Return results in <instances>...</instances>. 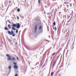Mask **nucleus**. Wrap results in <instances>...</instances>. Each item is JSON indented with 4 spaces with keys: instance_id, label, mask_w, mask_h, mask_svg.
Segmentation results:
<instances>
[{
    "instance_id": "obj_1",
    "label": "nucleus",
    "mask_w": 76,
    "mask_h": 76,
    "mask_svg": "<svg viewBox=\"0 0 76 76\" xmlns=\"http://www.w3.org/2000/svg\"><path fill=\"white\" fill-rule=\"evenodd\" d=\"M8 33L9 35H12V37H15V34H14L13 31V30L11 31V32L8 31Z\"/></svg>"
},
{
    "instance_id": "obj_2",
    "label": "nucleus",
    "mask_w": 76,
    "mask_h": 76,
    "mask_svg": "<svg viewBox=\"0 0 76 76\" xmlns=\"http://www.w3.org/2000/svg\"><path fill=\"white\" fill-rule=\"evenodd\" d=\"M6 56L8 57V58L7 59V60H9V61L11 60L12 58H11V56H9V54H7Z\"/></svg>"
},
{
    "instance_id": "obj_3",
    "label": "nucleus",
    "mask_w": 76,
    "mask_h": 76,
    "mask_svg": "<svg viewBox=\"0 0 76 76\" xmlns=\"http://www.w3.org/2000/svg\"><path fill=\"white\" fill-rule=\"evenodd\" d=\"M17 25H17V29H19V28H20V24H19V23H18Z\"/></svg>"
},
{
    "instance_id": "obj_4",
    "label": "nucleus",
    "mask_w": 76,
    "mask_h": 76,
    "mask_svg": "<svg viewBox=\"0 0 76 76\" xmlns=\"http://www.w3.org/2000/svg\"><path fill=\"white\" fill-rule=\"evenodd\" d=\"M37 26L36 25V26L35 27L34 32H37Z\"/></svg>"
},
{
    "instance_id": "obj_5",
    "label": "nucleus",
    "mask_w": 76,
    "mask_h": 76,
    "mask_svg": "<svg viewBox=\"0 0 76 76\" xmlns=\"http://www.w3.org/2000/svg\"><path fill=\"white\" fill-rule=\"evenodd\" d=\"M11 60H12V61H16V58H11Z\"/></svg>"
},
{
    "instance_id": "obj_6",
    "label": "nucleus",
    "mask_w": 76,
    "mask_h": 76,
    "mask_svg": "<svg viewBox=\"0 0 76 76\" xmlns=\"http://www.w3.org/2000/svg\"><path fill=\"white\" fill-rule=\"evenodd\" d=\"M14 68L15 69H18V66L15 65L14 66Z\"/></svg>"
},
{
    "instance_id": "obj_7",
    "label": "nucleus",
    "mask_w": 76,
    "mask_h": 76,
    "mask_svg": "<svg viewBox=\"0 0 76 76\" xmlns=\"http://www.w3.org/2000/svg\"><path fill=\"white\" fill-rule=\"evenodd\" d=\"M13 27H16L17 26V24H13L12 25Z\"/></svg>"
},
{
    "instance_id": "obj_8",
    "label": "nucleus",
    "mask_w": 76,
    "mask_h": 76,
    "mask_svg": "<svg viewBox=\"0 0 76 76\" xmlns=\"http://www.w3.org/2000/svg\"><path fill=\"white\" fill-rule=\"evenodd\" d=\"M12 29H13V30H14V31H15L16 30V28H15L14 27H12Z\"/></svg>"
},
{
    "instance_id": "obj_9",
    "label": "nucleus",
    "mask_w": 76,
    "mask_h": 76,
    "mask_svg": "<svg viewBox=\"0 0 76 76\" xmlns=\"http://www.w3.org/2000/svg\"><path fill=\"white\" fill-rule=\"evenodd\" d=\"M4 29H5V30H9V29H8V28H7V27H5L4 28Z\"/></svg>"
},
{
    "instance_id": "obj_10",
    "label": "nucleus",
    "mask_w": 76,
    "mask_h": 76,
    "mask_svg": "<svg viewBox=\"0 0 76 76\" xmlns=\"http://www.w3.org/2000/svg\"><path fill=\"white\" fill-rule=\"evenodd\" d=\"M17 11L18 12H20V9L19 8H18L17 10Z\"/></svg>"
},
{
    "instance_id": "obj_11",
    "label": "nucleus",
    "mask_w": 76,
    "mask_h": 76,
    "mask_svg": "<svg viewBox=\"0 0 76 76\" xmlns=\"http://www.w3.org/2000/svg\"><path fill=\"white\" fill-rule=\"evenodd\" d=\"M11 66H9V67H8V68L9 69H10V70L11 69Z\"/></svg>"
},
{
    "instance_id": "obj_12",
    "label": "nucleus",
    "mask_w": 76,
    "mask_h": 76,
    "mask_svg": "<svg viewBox=\"0 0 76 76\" xmlns=\"http://www.w3.org/2000/svg\"><path fill=\"white\" fill-rule=\"evenodd\" d=\"M51 76H53V72H52L51 73Z\"/></svg>"
},
{
    "instance_id": "obj_13",
    "label": "nucleus",
    "mask_w": 76,
    "mask_h": 76,
    "mask_svg": "<svg viewBox=\"0 0 76 76\" xmlns=\"http://www.w3.org/2000/svg\"><path fill=\"white\" fill-rule=\"evenodd\" d=\"M38 3H39V4H40V3H41V2H40V0H39L38 1Z\"/></svg>"
},
{
    "instance_id": "obj_14",
    "label": "nucleus",
    "mask_w": 76,
    "mask_h": 76,
    "mask_svg": "<svg viewBox=\"0 0 76 76\" xmlns=\"http://www.w3.org/2000/svg\"><path fill=\"white\" fill-rule=\"evenodd\" d=\"M8 26L10 28H11V26H10V25H8Z\"/></svg>"
},
{
    "instance_id": "obj_15",
    "label": "nucleus",
    "mask_w": 76,
    "mask_h": 76,
    "mask_svg": "<svg viewBox=\"0 0 76 76\" xmlns=\"http://www.w3.org/2000/svg\"><path fill=\"white\" fill-rule=\"evenodd\" d=\"M14 65H17V63H16L15 62H14Z\"/></svg>"
},
{
    "instance_id": "obj_16",
    "label": "nucleus",
    "mask_w": 76,
    "mask_h": 76,
    "mask_svg": "<svg viewBox=\"0 0 76 76\" xmlns=\"http://www.w3.org/2000/svg\"><path fill=\"white\" fill-rule=\"evenodd\" d=\"M53 25L54 26H55V25H56V23L54 22L53 23Z\"/></svg>"
},
{
    "instance_id": "obj_17",
    "label": "nucleus",
    "mask_w": 76,
    "mask_h": 76,
    "mask_svg": "<svg viewBox=\"0 0 76 76\" xmlns=\"http://www.w3.org/2000/svg\"><path fill=\"white\" fill-rule=\"evenodd\" d=\"M64 3L65 4H67V2H64Z\"/></svg>"
},
{
    "instance_id": "obj_18",
    "label": "nucleus",
    "mask_w": 76,
    "mask_h": 76,
    "mask_svg": "<svg viewBox=\"0 0 76 76\" xmlns=\"http://www.w3.org/2000/svg\"><path fill=\"white\" fill-rule=\"evenodd\" d=\"M16 33L17 34H18V30H16Z\"/></svg>"
},
{
    "instance_id": "obj_19",
    "label": "nucleus",
    "mask_w": 76,
    "mask_h": 76,
    "mask_svg": "<svg viewBox=\"0 0 76 76\" xmlns=\"http://www.w3.org/2000/svg\"><path fill=\"white\" fill-rule=\"evenodd\" d=\"M17 19H19V18L18 16H17Z\"/></svg>"
},
{
    "instance_id": "obj_20",
    "label": "nucleus",
    "mask_w": 76,
    "mask_h": 76,
    "mask_svg": "<svg viewBox=\"0 0 76 76\" xmlns=\"http://www.w3.org/2000/svg\"><path fill=\"white\" fill-rule=\"evenodd\" d=\"M41 29V26H40V27H39V29Z\"/></svg>"
},
{
    "instance_id": "obj_21",
    "label": "nucleus",
    "mask_w": 76,
    "mask_h": 76,
    "mask_svg": "<svg viewBox=\"0 0 76 76\" xmlns=\"http://www.w3.org/2000/svg\"><path fill=\"white\" fill-rule=\"evenodd\" d=\"M15 76H18V75L16 74L15 75Z\"/></svg>"
},
{
    "instance_id": "obj_22",
    "label": "nucleus",
    "mask_w": 76,
    "mask_h": 76,
    "mask_svg": "<svg viewBox=\"0 0 76 76\" xmlns=\"http://www.w3.org/2000/svg\"><path fill=\"white\" fill-rule=\"evenodd\" d=\"M17 60H19V58H18V57H17Z\"/></svg>"
},
{
    "instance_id": "obj_23",
    "label": "nucleus",
    "mask_w": 76,
    "mask_h": 76,
    "mask_svg": "<svg viewBox=\"0 0 76 76\" xmlns=\"http://www.w3.org/2000/svg\"><path fill=\"white\" fill-rule=\"evenodd\" d=\"M55 54H56L55 53H53L52 55V56H54V55Z\"/></svg>"
},
{
    "instance_id": "obj_24",
    "label": "nucleus",
    "mask_w": 76,
    "mask_h": 76,
    "mask_svg": "<svg viewBox=\"0 0 76 76\" xmlns=\"http://www.w3.org/2000/svg\"><path fill=\"white\" fill-rule=\"evenodd\" d=\"M54 63H53V67L54 66Z\"/></svg>"
},
{
    "instance_id": "obj_25",
    "label": "nucleus",
    "mask_w": 76,
    "mask_h": 76,
    "mask_svg": "<svg viewBox=\"0 0 76 76\" xmlns=\"http://www.w3.org/2000/svg\"><path fill=\"white\" fill-rule=\"evenodd\" d=\"M56 27H55V31L56 30Z\"/></svg>"
},
{
    "instance_id": "obj_26",
    "label": "nucleus",
    "mask_w": 76,
    "mask_h": 76,
    "mask_svg": "<svg viewBox=\"0 0 76 76\" xmlns=\"http://www.w3.org/2000/svg\"><path fill=\"white\" fill-rule=\"evenodd\" d=\"M56 63V61H54V63Z\"/></svg>"
},
{
    "instance_id": "obj_27",
    "label": "nucleus",
    "mask_w": 76,
    "mask_h": 76,
    "mask_svg": "<svg viewBox=\"0 0 76 76\" xmlns=\"http://www.w3.org/2000/svg\"><path fill=\"white\" fill-rule=\"evenodd\" d=\"M60 72V71H59V70H58V71H57V72Z\"/></svg>"
},
{
    "instance_id": "obj_28",
    "label": "nucleus",
    "mask_w": 76,
    "mask_h": 76,
    "mask_svg": "<svg viewBox=\"0 0 76 76\" xmlns=\"http://www.w3.org/2000/svg\"><path fill=\"white\" fill-rule=\"evenodd\" d=\"M9 3H11V1H10L9 2Z\"/></svg>"
},
{
    "instance_id": "obj_29",
    "label": "nucleus",
    "mask_w": 76,
    "mask_h": 76,
    "mask_svg": "<svg viewBox=\"0 0 76 76\" xmlns=\"http://www.w3.org/2000/svg\"><path fill=\"white\" fill-rule=\"evenodd\" d=\"M8 22H9V23H10V21H9Z\"/></svg>"
},
{
    "instance_id": "obj_30",
    "label": "nucleus",
    "mask_w": 76,
    "mask_h": 76,
    "mask_svg": "<svg viewBox=\"0 0 76 76\" xmlns=\"http://www.w3.org/2000/svg\"><path fill=\"white\" fill-rule=\"evenodd\" d=\"M16 45L18 44V43L17 42H16Z\"/></svg>"
},
{
    "instance_id": "obj_31",
    "label": "nucleus",
    "mask_w": 76,
    "mask_h": 76,
    "mask_svg": "<svg viewBox=\"0 0 76 76\" xmlns=\"http://www.w3.org/2000/svg\"><path fill=\"white\" fill-rule=\"evenodd\" d=\"M17 73H18V71H17Z\"/></svg>"
},
{
    "instance_id": "obj_32",
    "label": "nucleus",
    "mask_w": 76,
    "mask_h": 76,
    "mask_svg": "<svg viewBox=\"0 0 76 76\" xmlns=\"http://www.w3.org/2000/svg\"><path fill=\"white\" fill-rule=\"evenodd\" d=\"M63 5H64V4H63Z\"/></svg>"
}]
</instances>
